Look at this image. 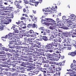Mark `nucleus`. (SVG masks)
I'll return each instance as SVG.
<instances>
[{
    "instance_id": "nucleus-1",
    "label": "nucleus",
    "mask_w": 76,
    "mask_h": 76,
    "mask_svg": "<svg viewBox=\"0 0 76 76\" xmlns=\"http://www.w3.org/2000/svg\"><path fill=\"white\" fill-rule=\"evenodd\" d=\"M3 15H4V14L1 13L0 14V16L1 17H3L4 18H0V20H1L0 22V24L3 25V24H9L10 21H11V20L9 19H8V17L7 15H5L3 16Z\"/></svg>"
},
{
    "instance_id": "nucleus-2",
    "label": "nucleus",
    "mask_w": 76,
    "mask_h": 76,
    "mask_svg": "<svg viewBox=\"0 0 76 76\" xmlns=\"http://www.w3.org/2000/svg\"><path fill=\"white\" fill-rule=\"evenodd\" d=\"M46 32L47 33H49L51 34V35L53 37L52 38H51L49 39V40L51 41H53L54 42H57V40L55 38H59L60 37V35L58 34H56L55 33V31H50L49 30H46Z\"/></svg>"
},
{
    "instance_id": "nucleus-3",
    "label": "nucleus",
    "mask_w": 76,
    "mask_h": 76,
    "mask_svg": "<svg viewBox=\"0 0 76 76\" xmlns=\"http://www.w3.org/2000/svg\"><path fill=\"white\" fill-rule=\"evenodd\" d=\"M13 35V33H10L9 34L8 36L10 37V41L11 42H10V44L11 45L13 44V45H18V42L17 41L18 39L16 38V37H15L12 35Z\"/></svg>"
},
{
    "instance_id": "nucleus-4",
    "label": "nucleus",
    "mask_w": 76,
    "mask_h": 76,
    "mask_svg": "<svg viewBox=\"0 0 76 76\" xmlns=\"http://www.w3.org/2000/svg\"><path fill=\"white\" fill-rule=\"evenodd\" d=\"M67 21H63L62 22V25L64 27V29H69L70 28L71 26L73 25V21L69 20H67Z\"/></svg>"
},
{
    "instance_id": "nucleus-5",
    "label": "nucleus",
    "mask_w": 76,
    "mask_h": 76,
    "mask_svg": "<svg viewBox=\"0 0 76 76\" xmlns=\"http://www.w3.org/2000/svg\"><path fill=\"white\" fill-rule=\"evenodd\" d=\"M69 18L68 19H66V16H63L62 17V19L63 20H66V21H67V20H69L71 21H74V23L76 24V16L75 15L73 14H71L69 16H68ZM74 28H76V26L74 27Z\"/></svg>"
},
{
    "instance_id": "nucleus-6",
    "label": "nucleus",
    "mask_w": 76,
    "mask_h": 76,
    "mask_svg": "<svg viewBox=\"0 0 76 76\" xmlns=\"http://www.w3.org/2000/svg\"><path fill=\"white\" fill-rule=\"evenodd\" d=\"M23 61H26L28 62H25L20 61H16V62L17 63L16 64L21 66H23V64H27L29 66H32V63L31 62V61L30 59H23Z\"/></svg>"
},
{
    "instance_id": "nucleus-7",
    "label": "nucleus",
    "mask_w": 76,
    "mask_h": 76,
    "mask_svg": "<svg viewBox=\"0 0 76 76\" xmlns=\"http://www.w3.org/2000/svg\"><path fill=\"white\" fill-rule=\"evenodd\" d=\"M53 64H51L50 65L51 66H52L51 67V68H53V69H54V70L55 71H53V70H51V71L49 72L50 73H52V75L53 76H60V74H58L59 72H56H56H58L59 70H58L59 68L57 67V66L53 65Z\"/></svg>"
},
{
    "instance_id": "nucleus-8",
    "label": "nucleus",
    "mask_w": 76,
    "mask_h": 76,
    "mask_svg": "<svg viewBox=\"0 0 76 76\" xmlns=\"http://www.w3.org/2000/svg\"><path fill=\"white\" fill-rule=\"evenodd\" d=\"M10 48H6L4 47H2V44L0 43V50H5L6 51H13L12 48H14L15 47H13V46L11 45H8Z\"/></svg>"
},
{
    "instance_id": "nucleus-9",
    "label": "nucleus",
    "mask_w": 76,
    "mask_h": 76,
    "mask_svg": "<svg viewBox=\"0 0 76 76\" xmlns=\"http://www.w3.org/2000/svg\"><path fill=\"white\" fill-rule=\"evenodd\" d=\"M41 43H39V42L37 41H34L33 42L31 43L32 46L34 47H37V48H41Z\"/></svg>"
},
{
    "instance_id": "nucleus-10",
    "label": "nucleus",
    "mask_w": 76,
    "mask_h": 76,
    "mask_svg": "<svg viewBox=\"0 0 76 76\" xmlns=\"http://www.w3.org/2000/svg\"><path fill=\"white\" fill-rule=\"evenodd\" d=\"M51 25H52V26H50L49 28L50 29H52V30H54V31H55V32H56V31H57L56 30H55V29H56V26H57V24L56 23H51Z\"/></svg>"
},
{
    "instance_id": "nucleus-11",
    "label": "nucleus",
    "mask_w": 76,
    "mask_h": 76,
    "mask_svg": "<svg viewBox=\"0 0 76 76\" xmlns=\"http://www.w3.org/2000/svg\"><path fill=\"white\" fill-rule=\"evenodd\" d=\"M40 54L43 56H46V57H48L50 58H53V55L50 54V53H46L44 54V53L43 52H41L40 53Z\"/></svg>"
},
{
    "instance_id": "nucleus-12",
    "label": "nucleus",
    "mask_w": 76,
    "mask_h": 76,
    "mask_svg": "<svg viewBox=\"0 0 76 76\" xmlns=\"http://www.w3.org/2000/svg\"><path fill=\"white\" fill-rule=\"evenodd\" d=\"M53 45L51 43L49 44H48L46 46L43 45L42 46L44 48H46V49H53Z\"/></svg>"
},
{
    "instance_id": "nucleus-13",
    "label": "nucleus",
    "mask_w": 76,
    "mask_h": 76,
    "mask_svg": "<svg viewBox=\"0 0 76 76\" xmlns=\"http://www.w3.org/2000/svg\"><path fill=\"white\" fill-rule=\"evenodd\" d=\"M71 69L69 70H67V71L68 72H75L74 70H76V65L75 64H72L71 65Z\"/></svg>"
},
{
    "instance_id": "nucleus-14",
    "label": "nucleus",
    "mask_w": 76,
    "mask_h": 76,
    "mask_svg": "<svg viewBox=\"0 0 76 76\" xmlns=\"http://www.w3.org/2000/svg\"><path fill=\"white\" fill-rule=\"evenodd\" d=\"M6 54L8 56V57H11V60H19V58L18 56L12 57V54L9 53H6Z\"/></svg>"
},
{
    "instance_id": "nucleus-15",
    "label": "nucleus",
    "mask_w": 76,
    "mask_h": 76,
    "mask_svg": "<svg viewBox=\"0 0 76 76\" xmlns=\"http://www.w3.org/2000/svg\"><path fill=\"white\" fill-rule=\"evenodd\" d=\"M49 7V12H50V13H53L55 12L56 13L57 11H56V8H55L52 7L51 8L50 7Z\"/></svg>"
},
{
    "instance_id": "nucleus-16",
    "label": "nucleus",
    "mask_w": 76,
    "mask_h": 76,
    "mask_svg": "<svg viewBox=\"0 0 76 76\" xmlns=\"http://www.w3.org/2000/svg\"><path fill=\"white\" fill-rule=\"evenodd\" d=\"M33 51H34H34H39L38 49H37V48H32L31 49H29L28 50V51L29 52H33Z\"/></svg>"
},
{
    "instance_id": "nucleus-17",
    "label": "nucleus",
    "mask_w": 76,
    "mask_h": 76,
    "mask_svg": "<svg viewBox=\"0 0 76 76\" xmlns=\"http://www.w3.org/2000/svg\"><path fill=\"white\" fill-rule=\"evenodd\" d=\"M1 58H3L2 60L4 61L5 60H7V58L6 57V55L1 54L0 55Z\"/></svg>"
},
{
    "instance_id": "nucleus-18",
    "label": "nucleus",
    "mask_w": 76,
    "mask_h": 76,
    "mask_svg": "<svg viewBox=\"0 0 76 76\" xmlns=\"http://www.w3.org/2000/svg\"><path fill=\"white\" fill-rule=\"evenodd\" d=\"M45 19L46 20H45V21H46V22H55V21L52 19L49 18H46Z\"/></svg>"
},
{
    "instance_id": "nucleus-19",
    "label": "nucleus",
    "mask_w": 76,
    "mask_h": 76,
    "mask_svg": "<svg viewBox=\"0 0 76 76\" xmlns=\"http://www.w3.org/2000/svg\"><path fill=\"white\" fill-rule=\"evenodd\" d=\"M19 3H22V1H18L17 0H16L14 2V4L16 6H19Z\"/></svg>"
},
{
    "instance_id": "nucleus-20",
    "label": "nucleus",
    "mask_w": 76,
    "mask_h": 76,
    "mask_svg": "<svg viewBox=\"0 0 76 76\" xmlns=\"http://www.w3.org/2000/svg\"><path fill=\"white\" fill-rule=\"evenodd\" d=\"M29 2H30V3H29V4L31 6H34V4L33 3H35V0H28Z\"/></svg>"
},
{
    "instance_id": "nucleus-21",
    "label": "nucleus",
    "mask_w": 76,
    "mask_h": 76,
    "mask_svg": "<svg viewBox=\"0 0 76 76\" xmlns=\"http://www.w3.org/2000/svg\"><path fill=\"white\" fill-rule=\"evenodd\" d=\"M32 26V28H35L36 27V25L35 24H28L27 26V27L29 28H31V26Z\"/></svg>"
},
{
    "instance_id": "nucleus-22",
    "label": "nucleus",
    "mask_w": 76,
    "mask_h": 76,
    "mask_svg": "<svg viewBox=\"0 0 76 76\" xmlns=\"http://www.w3.org/2000/svg\"><path fill=\"white\" fill-rule=\"evenodd\" d=\"M12 9H13V8L12 7H10L7 10L4 11V12L6 13L7 12H11V11L12 10Z\"/></svg>"
},
{
    "instance_id": "nucleus-23",
    "label": "nucleus",
    "mask_w": 76,
    "mask_h": 76,
    "mask_svg": "<svg viewBox=\"0 0 76 76\" xmlns=\"http://www.w3.org/2000/svg\"><path fill=\"white\" fill-rule=\"evenodd\" d=\"M68 55L71 56H75L76 55V53L75 52H69L68 53Z\"/></svg>"
},
{
    "instance_id": "nucleus-24",
    "label": "nucleus",
    "mask_w": 76,
    "mask_h": 76,
    "mask_svg": "<svg viewBox=\"0 0 76 76\" xmlns=\"http://www.w3.org/2000/svg\"><path fill=\"white\" fill-rule=\"evenodd\" d=\"M63 42H66V44L68 45H70V42L69 39H64Z\"/></svg>"
},
{
    "instance_id": "nucleus-25",
    "label": "nucleus",
    "mask_w": 76,
    "mask_h": 76,
    "mask_svg": "<svg viewBox=\"0 0 76 76\" xmlns=\"http://www.w3.org/2000/svg\"><path fill=\"white\" fill-rule=\"evenodd\" d=\"M45 68H43V70H45L49 71L50 70L51 71V70H53V68H49V67L44 66Z\"/></svg>"
},
{
    "instance_id": "nucleus-26",
    "label": "nucleus",
    "mask_w": 76,
    "mask_h": 76,
    "mask_svg": "<svg viewBox=\"0 0 76 76\" xmlns=\"http://www.w3.org/2000/svg\"><path fill=\"white\" fill-rule=\"evenodd\" d=\"M36 34H34L31 35V37H33L31 38V41H34V40H35V39H36Z\"/></svg>"
},
{
    "instance_id": "nucleus-27",
    "label": "nucleus",
    "mask_w": 76,
    "mask_h": 76,
    "mask_svg": "<svg viewBox=\"0 0 76 76\" xmlns=\"http://www.w3.org/2000/svg\"><path fill=\"white\" fill-rule=\"evenodd\" d=\"M19 29L20 32H25L26 31V29L22 28H19Z\"/></svg>"
},
{
    "instance_id": "nucleus-28",
    "label": "nucleus",
    "mask_w": 76,
    "mask_h": 76,
    "mask_svg": "<svg viewBox=\"0 0 76 76\" xmlns=\"http://www.w3.org/2000/svg\"><path fill=\"white\" fill-rule=\"evenodd\" d=\"M39 71V69H34V70L33 71V72L34 73L33 75H35V74H36V75H37V74H38Z\"/></svg>"
},
{
    "instance_id": "nucleus-29",
    "label": "nucleus",
    "mask_w": 76,
    "mask_h": 76,
    "mask_svg": "<svg viewBox=\"0 0 76 76\" xmlns=\"http://www.w3.org/2000/svg\"><path fill=\"white\" fill-rule=\"evenodd\" d=\"M31 36H32V35H31L28 33L22 35V37H31Z\"/></svg>"
},
{
    "instance_id": "nucleus-30",
    "label": "nucleus",
    "mask_w": 76,
    "mask_h": 76,
    "mask_svg": "<svg viewBox=\"0 0 76 76\" xmlns=\"http://www.w3.org/2000/svg\"><path fill=\"white\" fill-rule=\"evenodd\" d=\"M49 9L50 7H49L47 9H44L42 10V11H43V12H50Z\"/></svg>"
},
{
    "instance_id": "nucleus-31",
    "label": "nucleus",
    "mask_w": 76,
    "mask_h": 76,
    "mask_svg": "<svg viewBox=\"0 0 76 76\" xmlns=\"http://www.w3.org/2000/svg\"><path fill=\"white\" fill-rule=\"evenodd\" d=\"M49 64H56V65H58L59 64L58 63H56L54 61H51L49 62Z\"/></svg>"
},
{
    "instance_id": "nucleus-32",
    "label": "nucleus",
    "mask_w": 76,
    "mask_h": 76,
    "mask_svg": "<svg viewBox=\"0 0 76 76\" xmlns=\"http://www.w3.org/2000/svg\"><path fill=\"white\" fill-rule=\"evenodd\" d=\"M65 37H70V33L69 32H66L65 33Z\"/></svg>"
},
{
    "instance_id": "nucleus-33",
    "label": "nucleus",
    "mask_w": 76,
    "mask_h": 76,
    "mask_svg": "<svg viewBox=\"0 0 76 76\" xmlns=\"http://www.w3.org/2000/svg\"><path fill=\"white\" fill-rule=\"evenodd\" d=\"M12 44V45H13V44ZM16 45V46H15V48H16V49H18V50H20L21 49V48L20 47V46H18L17 45Z\"/></svg>"
},
{
    "instance_id": "nucleus-34",
    "label": "nucleus",
    "mask_w": 76,
    "mask_h": 76,
    "mask_svg": "<svg viewBox=\"0 0 76 76\" xmlns=\"http://www.w3.org/2000/svg\"><path fill=\"white\" fill-rule=\"evenodd\" d=\"M3 75H11V73L10 72H4V73H2Z\"/></svg>"
},
{
    "instance_id": "nucleus-35",
    "label": "nucleus",
    "mask_w": 76,
    "mask_h": 76,
    "mask_svg": "<svg viewBox=\"0 0 76 76\" xmlns=\"http://www.w3.org/2000/svg\"><path fill=\"white\" fill-rule=\"evenodd\" d=\"M28 38H26L24 40L26 41L25 42H24L22 43V45H26V42H27V41H28Z\"/></svg>"
},
{
    "instance_id": "nucleus-36",
    "label": "nucleus",
    "mask_w": 76,
    "mask_h": 76,
    "mask_svg": "<svg viewBox=\"0 0 76 76\" xmlns=\"http://www.w3.org/2000/svg\"><path fill=\"white\" fill-rule=\"evenodd\" d=\"M4 4L5 5H7L9 4V0H4Z\"/></svg>"
},
{
    "instance_id": "nucleus-37",
    "label": "nucleus",
    "mask_w": 76,
    "mask_h": 76,
    "mask_svg": "<svg viewBox=\"0 0 76 76\" xmlns=\"http://www.w3.org/2000/svg\"><path fill=\"white\" fill-rule=\"evenodd\" d=\"M43 40H44V41H48V38L46 36H43Z\"/></svg>"
},
{
    "instance_id": "nucleus-38",
    "label": "nucleus",
    "mask_w": 76,
    "mask_h": 76,
    "mask_svg": "<svg viewBox=\"0 0 76 76\" xmlns=\"http://www.w3.org/2000/svg\"><path fill=\"white\" fill-rule=\"evenodd\" d=\"M19 33V30H17L13 32V35H17V34Z\"/></svg>"
},
{
    "instance_id": "nucleus-39",
    "label": "nucleus",
    "mask_w": 76,
    "mask_h": 76,
    "mask_svg": "<svg viewBox=\"0 0 76 76\" xmlns=\"http://www.w3.org/2000/svg\"><path fill=\"white\" fill-rule=\"evenodd\" d=\"M28 33L30 34H32V35H34V34H35L34 32V31L32 30H30L28 32Z\"/></svg>"
},
{
    "instance_id": "nucleus-40",
    "label": "nucleus",
    "mask_w": 76,
    "mask_h": 76,
    "mask_svg": "<svg viewBox=\"0 0 76 76\" xmlns=\"http://www.w3.org/2000/svg\"><path fill=\"white\" fill-rule=\"evenodd\" d=\"M67 74H68L70 76H76V73L74 75L71 74V73L69 72H67L66 74L67 75Z\"/></svg>"
},
{
    "instance_id": "nucleus-41",
    "label": "nucleus",
    "mask_w": 76,
    "mask_h": 76,
    "mask_svg": "<svg viewBox=\"0 0 76 76\" xmlns=\"http://www.w3.org/2000/svg\"><path fill=\"white\" fill-rule=\"evenodd\" d=\"M49 64H48V63H45L44 64V65L43 66V67H49Z\"/></svg>"
},
{
    "instance_id": "nucleus-42",
    "label": "nucleus",
    "mask_w": 76,
    "mask_h": 76,
    "mask_svg": "<svg viewBox=\"0 0 76 76\" xmlns=\"http://www.w3.org/2000/svg\"><path fill=\"white\" fill-rule=\"evenodd\" d=\"M8 15L11 16V18H13V13H8Z\"/></svg>"
},
{
    "instance_id": "nucleus-43",
    "label": "nucleus",
    "mask_w": 76,
    "mask_h": 76,
    "mask_svg": "<svg viewBox=\"0 0 76 76\" xmlns=\"http://www.w3.org/2000/svg\"><path fill=\"white\" fill-rule=\"evenodd\" d=\"M22 54L23 55H29V54L28 52H26L25 53L24 52H22Z\"/></svg>"
},
{
    "instance_id": "nucleus-44",
    "label": "nucleus",
    "mask_w": 76,
    "mask_h": 76,
    "mask_svg": "<svg viewBox=\"0 0 76 76\" xmlns=\"http://www.w3.org/2000/svg\"><path fill=\"white\" fill-rule=\"evenodd\" d=\"M76 33L75 32L74 30L71 31V35H75Z\"/></svg>"
},
{
    "instance_id": "nucleus-45",
    "label": "nucleus",
    "mask_w": 76,
    "mask_h": 76,
    "mask_svg": "<svg viewBox=\"0 0 76 76\" xmlns=\"http://www.w3.org/2000/svg\"><path fill=\"white\" fill-rule=\"evenodd\" d=\"M1 66H2V67H8V65H7L6 64H2L1 65Z\"/></svg>"
},
{
    "instance_id": "nucleus-46",
    "label": "nucleus",
    "mask_w": 76,
    "mask_h": 76,
    "mask_svg": "<svg viewBox=\"0 0 76 76\" xmlns=\"http://www.w3.org/2000/svg\"><path fill=\"white\" fill-rule=\"evenodd\" d=\"M23 23V21H21L20 22V21H19V22H16V23L17 24V25H19V24H21V23Z\"/></svg>"
},
{
    "instance_id": "nucleus-47",
    "label": "nucleus",
    "mask_w": 76,
    "mask_h": 76,
    "mask_svg": "<svg viewBox=\"0 0 76 76\" xmlns=\"http://www.w3.org/2000/svg\"><path fill=\"white\" fill-rule=\"evenodd\" d=\"M38 51H39L40 52L39 53V54H40V53H41V52H43V51H44V50L42 49H39V50H38Z\"/></svg>"
},
{
    "instance_id": "nucleus-48",
    "label": "nucleus",
    "mask_w": 76,
    "mask_h": 76,
    "mask_svg": "<svg viewBox=\"0 0 76 76\" xmlns=\"http://www.w3.org/2000/svg\"><path fill=\"white\" fill-rule=\"evenodd\" d=\"M54 51L52 50H47L46 52H50V53H53Z\"/></svg>"
},
{
    "instance_id": "nucleus-49",
    "label": "nucleus",
    "mask_w": 76,
    "mask_h": 76,
    "mask_svg": "<svg viewBox=\"0 0 76 76\" xmlns=\"http://www.w3.org/2000/svg\"><path fill=\"white\" fill-rule=\"evenodd\" d=\"M52 56H55V57H57L58 56L57 55V54L55 53H53V54H52Z\"/></svg>"
},
{
    "instance_id": "nucleus-50",
    "label": "nucleus",
    "mask_w": 76,
    "mask_h": 76,
    "mask_svg": "<svg viewBox=\"0 0 76 76\" xmlns=\"http://www.w3.org/2000/svg\"><path fill=\"white\" fill-rule=\"evenodd\" d=\"M56 21L57 22H61V25H62V22H63V21H61V20H60V19H59L58 20H57Z\"/></svg>"
},
{
    "instance_id": "nucleus-51",
    "label": "nucleus",
    "mask_w": 76,
    "mask_h": 76,
    "mask_svg": "<svg viewBox=\"0 0 76 76\" xmlns=\"http://www.w3.org/2000/svg\"><path fill=\"white\" fill-rule=\"evenodd\" d=\"M62 50H64V48H63L62 47H61L60 48L58 49V50L60 51H63Z\"/></svg>"
},
{
    "instance_id": "nucleus-52",
    "label": "nucleus",
    "mask_w": 76,
    "mask_h": 76,
    "mask_svg": "<svg viewBox=\"0 0 76 76\" xmlns=\"http://www.w3.org/2000/svg\"><path fill=\"white\" fill-rule=\"evenodd\" d=\"M53 45V46H54L55 47H56V48H57V47H58V46L59 47H60V45H56V44H54Z\"/></svg>"
},
{
    "instance_id": "nucleus-53",
    "label": "nucleus",
    "mask_w": 76,
    "mask_h": 76,
    "mask_svg": "<svg viewBox=\"0 0 76 76\" xmlns=\"http://www.w3.org/2000/svg\"><path fill=\"white\" fill-rule=\"evenodd\" d=\"M44 23L45 25H47V26H49V24H50L49 23L47 22H44Z\"/></svg>"
},
{
    "instance_id": "nucleus-54",
    "label": "nucleus",
    "mask_w": 76,
    "mask_h": 76,
    "mask_svg": "<svg viewBox=\"0 0 76 76\" xmlns=\"http://www.w3.org/2000/svg\"><path fill=\"white\" fill-rule=\"evenodd\" d=\"M23 12H26V13H29V11H28L27 12V11H26V10L25 9H24L23 10Z\"/></svg>"
},
{
    "instance_id": "nucleus-55",
    "label": "nucleus",
    "mask_w": 76,
    "mask_h": 76,
    "mask_svg": "<svg viewBox=\"0 0 76 76\" xmlns=\"http://www.w3.org/2000/svg\"><path fill=\"white\" fill-rule=\"evenodd\" d=\"M0 54H5V53H4V51H0Z\"/></svg>"
},
{
    "instance_id": "nucleus-56",
    "label": "nucleus",
    "mask_w": 76,
    "mask_h": 76,
    "mask_svg": "<svg viewBox=\"0 0 76 76\" xmlns=\"http://www.w3.org/2000/svg\"><path fill=\"white\" fill-rule=\"evenodd\" d=\"M24 1V3L25 4H28V2L26 1V0H23Z\"/></svg>"
},
{
    "instance_id": "nucleus-57",
    "label": "nucleus",
    "mask_w": 76,
    "mask_h": 76,
    "mask_svg": "<svg viewBox=\"0 0 76 76\" xmlns=\"http://www.w3.org/2000/svg\"><path fill=\"white\" fill-rule=\"evenodd\" d=\"M45 32H44V31L42 30V31H41L42 34H43V33H44L43 34V35H46V33Z\"/></svg>"
},
{
    "instance_id": "nucleus-58",
    "label": "nucleus",
    "mask_w": 76,
    "mask_h": 76,
    "mask_svg": "<svg viewBox=\"0 0 76 76\" xmlns=\"http://www.w3.org/2000/svg\"><path fill=\"white\" fill-rule=\"evenodd\" d=\"M19 69H24V67L22 66H19Z\"/></svg>"
},
{
    "instance_id": "nucleus-59",
    "label": "nucleus",
    "mask_w": 76,
    "mask_h": 76,
    "mask_svg": "<svg viewBox=\"0 0 76 76\" xmlns=\"http://www.w3.org/2000/svg\"><path fill=\"white\" fill-rule=\"evenodd\" d=\"M20 19L21 20H23V19H26V18H25V17H21L20 18Z\"/></svg>"
},
{
    "instance_id": "nucleus-60",
    "label": "nucleus",
    "mask_w": 76,
    "mask_h": 76,
    "mask_svg": "<svg viewBox=\"0 0 76 76\" xmlns=\"http://www.w3.org/2000/svg\"><path fill=\"white\" fill-rule=\"evenodd\" d=\"M11 58H11L10 59L8 60L7 61V62H12L11 61V60H12ZM12 60H13V59H12Z\"/></svg>"
},
{
    "instance_id": "nucleus-61",
    "label": "nucleus",
    "mask_w": 76,
    "mask_h": 76,
    "mask_svg": "<svg viewBox=\"0 0 76 76\" xmlns=\"http://www.w3.org/2000/svg\"><path fill=\"white\" fill-rule=\"evenodd\" d=\"M73 62L74 63H73V64H73V65H74L75 64H76V61H75V60H74L73 61Z\"/></svg>"
},
{
    "instance_id": "nucleus-62",
    "label": "nucleus",
    "mask_w": 76,
    "mask_h": 76,
    "mask_svg": "<svg viewBox=\"0 0 76 76\" xmlns=\"http://www.w3.org/2000/svg\"><path fill=\"white\" fill-rule=\"evenodd\" d=\"M59 52H60V53H61V51H60V50H56V53H59Z\"/></svg>"
},
{
    "instance_id": "nucleus-63",
    "label": "nucleus",
    "mask_w": 76,
    "mask_h": 76,
    "mask_svg": "<svg viewBox=\"0 0 76 76\" xmlns=\"http://www.w3.org/2000/svg\"><path fill=\"white\" fill-rule=\"evenodd\" d=\"M40 29L42 30V31H44V28L43 27H41L40 28Z\"/></svg>"
},
{
    "instance_id": "nucleus-64",
    "label": "nucleus",
    "mask_w": 76,
    "mask_h": 76,
    "mask_svg": "<svg viewBox=\"0 0 76 76\" xmlns=\"http://www.w3.org/2000/svg\"><path fill=\"white\" fill-rule=\"evenodd\" d=\"M15 28V25L12 24V28H11V29H13V28Z\"/></svg>"
}]
</instances>
